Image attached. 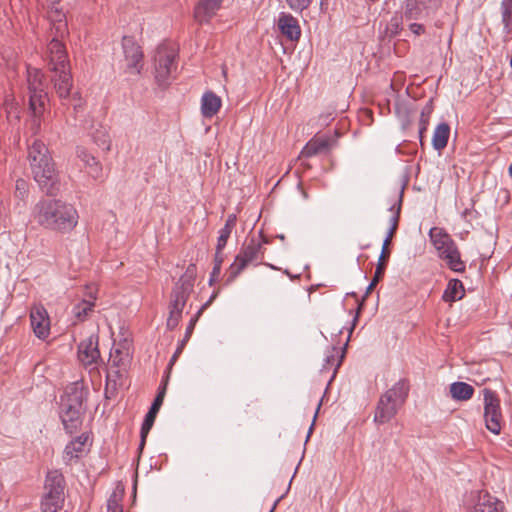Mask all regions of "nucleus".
Masks as SVG:
<instances>
[{"label": "nucleus", "mask_w": 512, "mask_h": 512, "mask_svg": "<svg viewBox=\"0 0 512 512\" xmlns=\"http://www.w3.org/2000/svg\"><path fill=\"white\" fill-rule=\"evenodd\" d=\"M95 300L96 297L90 294L89 299H83L73 306L72 314L77 319V321L83 322L87 319L89 314L93 311Z\"/></svg>", "instance_id": "obj_27"}, {"label": "nucleus", "mask_w": 512, "mask_h": 512, "mask_svg": "<svg viewBox=\"0 0 512 512\" xmlns=\"http://www.w3.org/2000/svg\"><path fill=\"white\" fill-rule=\"evenodd\" d=\"M334 144V140L326 135L312 137L302 148L299 157L310 158L321 153H328Z\"/></svg>", "instance_id": "obj_18"}, {"label": "nucleus", "mask_w": 512, "mask_h": 512, "mask_svg": "<svg viewBox=\"0 0 512 512\" xmlns=\"http://www.w3.org/2000/svg\"><path fill=\"white\" fill-rule=\"evenodd\" d=\"M124 490H114L107 500V512H123Z\"/></svg>", "instance_id": "obj_31"}, {"label": "nucleus", "mask_w": 512, "mask_h": 512, "mask_svg": "<svg viewBox=\"0 0 512 512\" xmlns=\"http://www.w3.org/2000/svg\"><path fill=\"white\" fill-rule=\"evenodd\" d=\"M111 376H112V374H111V373H109V374L107 375V381H109V380H110Z\"/></svg>", "instance_id": "obj_56"}, {"label": "nucleus", "mask_w": 512, "mask_h": 512, "mask_svg": "<svg viewBox=\"0 0 512 512\" xmlns=\"http://www.w3.org/2000/svg\"><path fill=\"white\" fill-rule=\"evenodd\" d=\"M28 161L34 180L47 195L54 196L60 191L55 163L47 146L35 140L28 148Z\"/></svg>", "instance_id": "obj_2"}, {"label": "nucleus", "mask_w": 512, "mask_h": 512, "mask_svg": "<svg viewBox=\"0 0 512 512\" xmlns=\"http://www.w3.org/2000/svg\"><path fill=\"white\" fill-rule=\"evenodd\" d=\"M48 18L51 22V31H56L57 36H65L68 33L66 15L60 4L47 5Z\"/></svg>", "instance_id": "obj_20"}, {"label": "nucleus", "mask_w": 512, "mask_h": 512, "mask_svg": "<svg viewBox=\"0 0 512 512\" xmlns=\"http://www.w3.org/2000/svg\"><path fill=\"white\" fill-rule=\"evenodd\" d=\"M501 503L488 493H479L473 512H499Z\"/></svg>", "instance_id": "obj_25"}, {"label": "nucleus", "mask_w": 512, "mask_h": 512, "mask_svg": "<svg viewBox=\"0 0 512 512\" xmlns=\"http://www.w3.org/2000/svg\"><path fill=\"white\" fill-rule=\"evenodd\" d=\"M47 5L49 4H60V0H45Z\"/></svg>", "instance_id": "obj_54"}, {"label": "nucleus", "mask_w": 512, "mask_h": 512, "mask_svg": "<svg viewBox=\"0 0 512 512\" xmlns=\"http://www.w3.org/2000/svg\"><path fill=\"white\" fill-rule=\"evenodd\" d=\"M65 479L58 470L47 473L44 494L41 499L42 512H61L64 506Z\"/></svg>", "instance_id": "obj_8"}, {"label": "nucleus", "mask_w": 512, "mask_h": 512, "mask_svg": "<svg viewBox=\"0 0 512 512\" xmlns=\"http://www.w3.org/2000/svg\"><path fill=\"white\" fill-rule=\"evenodd\" d=\"M222 105L221 98L212 91H207L201 98V113L205 118H212Z\"/></svg>", "instance_id": "obj_23"}, {"label": "nucleus", "mask_w": 512, "mask_h": 512, "mask_svg": "<svg viewBox=\"0 0 512 512\" xmlns=\"http://www.w3.org/2000/svg\"><path fill=\"white\" fill-rule=\"evenodd\" d=\"M84 392L77 386L70 387L61 397L60 418L67 433L72 434L82 424Z\"/></svg>", "instance_id": "obj_6"}, {"label": "nucleus", "mask_w": 512, "mask_h": 512, "mask_svg": "<svg viewBox=\"0 0 512 512\" xmlns=\"http://www.w3.org/2000/svg\"><path fill=\"white\" fill-rule=\"evenodd\" d=\"M264 258V251L259 240L251 238L240 249L229 267L227 282H233L249 265H258Z\"/></svg>", "instance_id": "obj_9"}, {"label": "nucleus", "mask_w": 512, "mask_h": 512, "mask_svg": "<svg viewBox=\"0 0 512 512\" xmlns=\"http://www.w3.org/2000/svg\"><path fill=\"white\" fill-rule=\"evenodd\" d=\"M27 85L29 93V108L34 117V124L38 130L40 117L43 114L48 95L45 90L44 75L37 68H27Z\"/></svg>", "instance_id": "obj_7"}, {"label": "nucleus", "mask_w": 512, "mask_h": 512, "mask_svg": "<svg viewBox=\"0 0 512 512\" xmlns=\"http://www.w3.org/2000/svg\"><path fill=\"white\" fill-rule=\"evenodd\" d=\"M509 174L512 177V162H511V165L509 166Z\"/></svg>", "instance_id": "obj_55"}, {"label": "nucleus", "mask_w": 512, "mask_h": 512, "mask_svg": "<svg viewBox=\"0 0 512 512\" xmlns=\"http://www.w3.org/2000/svg\"><path fill=\"white\" fill-rule=\"evenodd\" d=\"M409 390L408 380L400 379L385 391L375 407L374 422L382 425L392 420L406 402Z\"/></svg>", "instance_id": "obj_4"}, {"label": "nucleus", "mask_w": 512, "mask_h": 512, "mask_svg": "<svg viewBox=\"0 0 512 512\" xmlns=\"http://www.w3.org/2000/svg\"><path fill=\"white\" fill-rule=\"evenodd\" d=\"M397 229L389 228L386 238L384 239L383 246L388 247L392 237L394 236Z\"/></svg>", "instance_id": "obj_50"}, {"label": "nucleus", "mask_w": 512, "mask_h": 512, "mask_svg": "<svg viewBox=\"0 0 512 512\" xmlns=\"http://www.w3.org/2000/svg\"><path fill=\"white\" fill-rule=\"evenodd\" d=\"M223 261H224V257L222 255V250L216 249L215 257H214V266L221 268Z\"/></svg>", "instance_id": "obj_47"}, {"label": "nucleus", "mask_w": 512, "mask_h": 512, "mask_svg": "<svg viewBox=\"0 0 512 512\" xmlns=\"http://www.w3.org/2000/svg\"><path fill=\"white\" fill-rule=\"evenodd\" d=\"M32 216L44 229L60 233L72 231L79 218L75 207L60 199H41L35 204Z\"/></svg>", "instance_id": "obj_1"}, {"label": "nucleus", "mask_w": 512, "mask_h": 512, "mask_svg": "<svg viewBox=\"0 0 512 512\" xmlns=\"http://www.w3.org/2000/svg\"><path fill=\"white\" fill-rule=\"evenodd\" d=\"M401 204H402V195L399 196L398 203L393 204L390 207V211L392 212L391 218L389 220L390 228H394V229L398 228L400 212H401Z\"/></svg>", "instance_id": "obj_34"}, {"label": "nucleus", "mask_w": 512, "mask_h": 512, "mask_svg": "<svg viewBox=\"0 0 512 512\" xmlns=\"http://www.w3.org/2000/svg\"><path fill=\"white\" fill-rule=\"evenodd\" d=\"M474 388L466 382H453L450 385V395L455 401H467L472 398Z\"/></svg>", "instance_id": "obj_26"}, {"label": "nucleus", "mask_w": 512, "mask_h": 512, "mask_svg": "<svg viewBox=\"0 0 512 512\" xmlns=\"http://www.w3.org/2000/svg\"><path fill=\"white\" fill-rule=\"evenodd\" d=\"M320 406H321V402H319V403H318L317 410H319V409H320ZM317 413H318V411H316V413H315V415H314L313 422H312V424H311V426H310V428H309V432H308V435H307V437H306V441L309 439L310 434H311V432H312V429H313V426H314V422H315V419H316V417H317Z\"/></svg>", "instance_id": "obj_51"}, {"label": "nucleus", "mask_w": 512, "mask_h": 512, "mask_svg": "<svg viewBox=\"0 0 512 512\" xmlns=\"http://www.w3.org/2000/svg\"><path fill=\"white\" fill-rule=\"evenodd\" d=\"M197 319H195L194 317H192L189 321V324L186 328V331H185V335H184V338L181 340V342L179 343L176 351L174 352L173 356L171 357L170 359V365H172L178 358V356L182 353L186 343L189 341L192 333H193V330L195 328V325L197 323Z\"/></svg>", "instance_id": "obj_32"}, {"label": "nucleus", "mask_w": 512, "mask_h": 512, "mask_svg": "<svg viewBox=\"0 0 512 512\" xmlns=\"http://www.w3.org/2000/svg\"><path fill=\"white\" fill-rule=\"evenodd\" d=\"M429 238L437 251L440 259L454 272L465 271V263L461 260L460 251L452 237L440 227H432L429 231Z\"/></svg>", "instance_id": "obj_5"}, {"label": "nucleus", "mask_w": 512, "mask_h": 512, "mask_svg": "<svg viewBox=\"0 0 512 512\" xmlns=\"http://www.w3.org/2000/svg\"><path fill=\"white\" fill-rule=\"evenodd\" d=\"M98 335L92 334L78 345V359L86 367L97 365L101 360Z\"/></svg>", "instance_id": "obj_14"}, {"label": "nucleus", "mask_w": 512, "mask_h": 512, "mask_svg": "<svg viewBox=\"0 0 512 512\" xmlns=\"http://www.w3.org/2000/svg\"><path fill=\"white\" fill-rule=\"evenodd\" d=\"M165 393H166V385L164 384L163 386L159 387L158 394L156 395L149 410H151L152 412L158 413V411L163 403Z\"/></svg>", "instance_id": "obj_40"}, {"label": "nucleus", "mask_w": 512, "mask_h": 512, "mask_svg": "<svg viewBox=\"0 0 512 512\" xmlns=\"http://www.w3.org/2000/svg\"><path fill=\"white\" fill-rule=\"evenodd\" d=\"M280 499H278L277 501H275V504H274V507L278 504Z\"/></svg>", "instance_id": "obj_57"}, {"label": "nucleus", "mask_w": 512, "mask_h": 512, "mask_svg": "<svg viewBox=\"0 0 512 512\" xmlns=\"http://www.w3.org/2000/svg\"><path fill=\"white\" fill-rule=\"evenodd\" d=\"M195 278L196 266L190 264L185 273L180 276L173 286L168 305L169 315L166 321V326L169 330H173L178 326L182 318L183 309L194 290Z\"/></svg>", "instance_id": "obj_3"}, {"label": "nucleus", "mask_w": 512, "mask_h": 512, "mask_svg": "<svg viewBox=\"0 0 512 512\" xmlns=\"http://www.w3.org/2000/svg\"><path fill=\"white\" fill-rule=\"evenodd\" d=\"M441 0H406L404 17L407 20H417L423 15H429L440 8Z\"/></svg>", "instance_id": "obj_13"}, {"label": "nucleus", "mask_w": 512, "mask_h": 512, "mask_svg": "<svg viewBox=\"0 0 512 512\" xmlns=\"http://www.w3.org/2000/svg\"><path fill=\"white\" fill-rule=\"evenodd\" d=\"M389 256H390V251H389L388 247L382 246V250H381L377 265L381 264L383 271H385L386 261L389 258Z\"/></svg>", "instance_id": "obj_43"}, {"label": "nucleus", "mask_w": 512, "mask_h": 512, "mask_svg": "<svg viewBox=\"0 0 512 512\" xmlns=\"http://www.w3.org/2000/svg\"><path fill=\"white\" fill-rule=\"evenodd\" d=\"M52 39L47 44L46 61L50 71H60L61 69H70V62L65 45L61 39L64 36H57L56 31H51Z\"/></svg>", "instance_id": "obj_11"}, {"label": "nucleus", "mask_w": 512, "mask_h": 512, "mask_svg": "<svg viewBox=\"0 0 512 512\" xmlns=\"http://www.w3.org/2000/svg\"><path fill=\"white\" fill-rule=\"evenodd\" d=\"M231 232H232V230L228 229L226 227H222L219 230V236H218L217 245H216L217 250H223L225 248V246L227 245V241L231 235Z\"/></svg>", "instance_id": "obj_39"}, {"label": "nucleus", "mask_w": 512, "mask_h": 512, "mask_svg": "<svg viewBox=\"0 0 512 512\" xmlns=\"http://www.w3.org/2000/svg\"><path fill=\"white\" fill-rule=\"evenodd\" d=\"M430 113H431L430 108L427 109V113L425 112V110H423L421 113L420 127H419V138H420L421 145H423V135L427 131V127L429 124Z\"/></svg>", "instance_id": "obj_37"}, {"label": "nucleus", "mask_w": 512, "mask_h": 512, "mask_svg": "<svg viewBox=\"0 0 512 512\" xmlns=\"http://www.w3.org/2000/svg\"><path fill=\"white\" fill-rule=\"evenodd\" d=\"M464 294L465 290L463 283L459 279H451L448 282L442 298L445 302H455L460 300Z\"/></svg>", "instance_id": "obj_29"}, {"label": "nucleus", "mask_w": 512, "mask_h": 512, "mask_svg": "<svg viewBox=\"0 0 512 512\" xmlns=\"http://www.w3.org/2000/svg\"><path fill=\"white\" fill-rule=\"evenodd\" d=\"M409 30L417 36L424 34L426 31L424 25L419 23H411L409 25Z\"/></svg>", "instance_id": "obj_45"}, {"label": "nucleus", "mask_w": 512, "mask_h": 512, "mask_svg": "<svg viewBox=\"0 0 512 512\" xmlns=\"http://www.w3.org/2000/svg\"><path fill=\"white\" fill-rule=\"evenodd\" d=\"M288 7L295 13L301 14L312 3L313 0H285Z\"/></svg>", "instance_id": "obj_35"}, {"label": "nucleus", "mask_w": 512, "mask_h": 512, "mask_svg": "<svg viewBox=\"0 0 512 512\" xmlns=\"http://www.w3.org/2000/svg\"><path fill=\"white\" fill-rule=\"evenodd\" d=\"M131 359L132 354L130 350V344L128 341L124 340L112 348L109 357V365L111 367L117 368L114 373L117 377H119L121 372L127 370L131 363Z\"/></svg>", "instance_id": "obj_15"}, {"label": "nucleus", "mask_w": 512, "mask_h": 512, "mask_svg": "<svg viewBox=\"0 0 512 512\" xmlns=\"http://www.w3.org/2000/svg\"><path fill=\"white\" fill-rule=\"evenodd\" d=\"M237 217L235 214L228 215L223 227L233 230L236 225Z\"/></svg>", "instance_id": "obj_46"}, {"label": "nucleus", "mask_w": 512, "mask_h": 512, "mask_svg": "<svg viewBox=\"0 0 512 512\" xmlns=\"http://www.w3.org/2000/svg\"><path fill=\"white\" fill-rule=\"evenodd\" d=\"M484 395V420L486 428L493 434L501 432L502 412L500 399L496 392L489 388L483 390Z\"/></svg>", "instance_id": "obj_10"}, {"label": "nucleus", "mask_w": 512, "mask_h": 512, "mask_svg": "<svg viewBox=\"0 0 512 512\" xmlns=\"http://www.w3.org/2000/svg\"><path fill=\"white\" fill-rule=\"evenodd\" d=\"M156 415H157V413L149 410L144 418V421L141 426V431H140V437H141L140 445H139L140 450L143 449V447L146 443L147 435L149 434V432L154 424Z\"/></svg>", "instance_id": "obj_33"}, {"label": "nucleus", "mask_w": 512, "mask_h": 512, "mask_svg": "<svg viewBox=\"0 0 512 512\" xmlns=\"http://www.w3.org/2000/svg\"><path fill=\"white\" fill-rule=\"evenodd\" d=\"M384 272L385 271L382 270V265L381 264L377 265L375 273H374V277L371 282L376 285L378 283L379 279L384 275Z\"/></svg>", "instance_id": "obj_48"}, {"label": "nucleus", "mask_w": 512, "mask_h": 512, "mask_svg": "<svg viewBox=\"0 0 512 512\" xmlns=\"http://www.w3.org/2000/svg\"><path fill=\"white\" fill-rule=\"evenodd\" d=\"M77 154L78 157L82 160V162H84L87 168L91 166L90 157H94L93 155L89 154L85 149H78Z\"/></svg>", "instance_id": "obj_44"}, {"label": "nucleus", "mask_w": 512, "mask_h": 512, "mask_svg": "<svg viewBox=\"0 0 512 512\" xmlns=\"http://www.w3.org/2000/svg\"><path fill=\"white\" fill-rule=\"evenodd\" d=\"M88 438V435L81 434L80 436L70 441L64 449V460L66 462H70L72 459L78 458L84 451Z\"/></svg>", "instance_id": "obj_24"}, {"label": "nucleus", "mask_w": 512, "mask_h": 512, "mask_svg": "<svg viewBox=\"0 0 512 512\" xmlns=\"http://www.w3.org/2000/svg\"><path fill=\"white\" fill-rule=\"evenodd\" d=\"M28 192V183L24 179H17L15 185V195L23 200L27 197Z\"/></svg>", "instance_id": "obj_38"}, {"label": "nucleus", "mask_w": 512, "mask_h": 512, "mask_svg": "<svg viewBox=\"0 0 512 512\" xmlns=\"http://www.w3.org/2000/svg\"><path fill=\"white\" fill-rule=\"evenodd\" d=\"M91 166L88 167V173L94 178L98 179L102 174V167L95 157H90Z\"/></svg>", "instance_id": "obj_41"}, {"label": "nucleus", "mask_w": 512, "mask_h": 512, "mask_svg": "<svg viewBox=\"0 0 512 512\" xmlns=\"http://www.w3.org/2000/svg\"><path fill=\"white\" fill-rule=\"evenodd\" d=\"M277 26L283 36L290 41H298L301 37V28L298 20L290 13L280 12Z\"/></svg>", "instance_id": "obj_19"}, {"label": "nucleus", "mask_w": 512, "mask_h": 512, "mask_svg": "<svg viewBox=\"0 0 512 512\" xmlns=\"http://www.w3.org/2000/svg\"><path fill=\"white\" fill-rule=\"evenodd\" d=\"M31 327L39 339H46L50 333V319L42 305H34L30 311Z\"/></svg>", "instance_id": "obj_17"}, {"label": "nucleus", "mask_w": 512, "mask_h": 512, "mask_svg": "<svg viewBox=\"0 0 512 512\" xmlns=\"http://www.w3.org/2000/svg\"><path fill=\"white\" fill-rule=\"evenodd\" d=\"M52 82L59 98L67 99L72 89V76L70 69H61L60 71H51Z\"/></svg>", "instance_id": "obj_21"}, {"label": "nucleus", "mask_w": 512, "mask_h": 512, "mask_svg": "<svg viewBox=\"0 0 512 512\" xmlns=\"http://www.w3.org/2000/svg\"><path fill=\"white\" fill-rule=\"evenodd\" d=\"M217 297V292H214L209 299L199 308L196 314L193 316L195 319L199 320L202 313L211 305L213 300Z\"/></svg>", "instance_id": "obj_42"}, {"label": "nucleus", "mask_w": 512, "mask_h": 512, "mask_svg": "<svg viewBox=\"0 0 512 512\" xmlns=\"http://www.w3.org/2000/svg\"><path fill=\"white\" fill-rule=\"evenodd\" d=\"M222 1L223 0H200L194 11L195 19L200 23L208 22L220 8Z\"/></svg>", "instance_id": "obj_22"}, {"label": "nucleus", "mask_w": 512, "mask_h": 512, "mask_svg": "<svg viewBox=\"0 0 512 512\" xmlns=\"http://www.w3.org/2000/svg\"><path fill=\"white\" fill-rule=\"evenodd\" d=\"M175 52L166 46H159L155 54V78L160 85L167 84L174 67Z\"/></svg>", "instance_id": "obj_12"}, {"label": "nucleus", "mask_w": 512, "mask_h": 512, "mask_svg": "<svg viewBox=\"0 0 512 512\" xmlns=\"http://www.w3.org/2000/svg\"><path fill=\"white\" fill-rule=\"evenodd\" d=\"M386 30L391 36L398 35L402 30L401 18L397 16L392 17L389 23L387 24Z\"/></svg>", "instance_id": "obj_36"}, {"label": "nucleus", "mask_w": 512, "mask_h": 512, "mask_svg": "<svg viewBox=\"0 0 512 512\" xmlns=\"http://www.w3.org/2000/svg\"><path fill=\"white\" fill-rule=\"evenodd\" d=\"M122 47L127 61V69L136 74H140L142 69L143 52L141 47L134 41L132 37L124 36L122 39Z\"/></svg>", "instance_id": "obj_16"}, {"label": "nucleus", "mask_w": 512, "mask_h": 512, "mask_svg": "<svg viewBox=\"0 0 512 512\" xmlns=\"http://www.w3.org/2000/svg\"><path fill=\"white\" fill-rule=\"evenodd\" d=\"M450 127L448 123L442 122L437 125L432 137V146L435 150H443L448 143Z\"/></svg>", "instance_id": "obj_28"}, {"label": "nucleus", "mask_w": 512, "mask_h": 512, "mask_svg": "<svg viewBox=\"0 0 512 512\" xmlns=\"http://www.w3.org/2000/svg\"><path fill=\"white\" fill-rule=\"evenodd\" d=\"M102 147L103 149L108 150L110 148V139L107 137V139H104L102 141Z\"/></svg>", "instance_id": "obj_52"}, {"label": "nucleus", "mask_w": 512, "mask_h": 512, "mask_svg": "<svg viewBox=\"0 0 512 512\" xmlns=\"http://www.w3.org/2000/svg\"><path fill=\"white\" fill-rule=\"evenodd\" d=\"M374 287H375V284L370 282V284L368 285V287L366 289V295L369 294Z\"/></svg>", "instance_id": "obj_53"}, {"label": "nucleus", "mask_w": 512, "mask_h": 512, "mask_svg": "<svg viewBox=\"0 0 512 512\" xmlns=\"http://www.w3.org/2000/svg\"><path fill=\"white\" fill-rule=\"evenodd\" d=\"M500 14L503 32L506 35L512 34V0H501Z\"/></svg>", "instance_id": "obj_30"}, {"label": "nucleus", "mask_w": 512, "mask_h": 512, "mask_svg": "<svg viewBox=\"0 0 512 512\" xmlns=\"http://www.w3.org/2000/svg\"><path fill=\"white\" fill-rule=\"evenodd\" d=\"M221 271V268L213 266L212 272L210 274L209 284L212 285L213 282L217 279Z\"/></svg>", "instance_id": "obj_49"}]
</instances>
